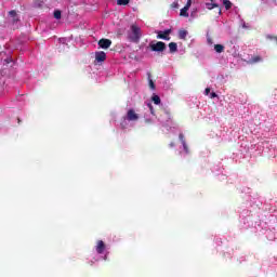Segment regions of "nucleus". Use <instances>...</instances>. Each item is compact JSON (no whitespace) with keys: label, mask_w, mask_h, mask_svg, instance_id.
I'll return each instance as SVG.
<instances>
[{"label":"nucleus","mask_w":277,"mask_h":277,"mask_svg":"<svg viewBox=\"0 0 277 277\" xmlns=\"http://www.w3.org/2000/svg\"><path fill=\"white\" fill-rule=\"evenodd\" d=\"M131 0H117L118 5H128Z\"/></svg>","instance_id":"obj_19"},{"label":"nucleus","mask_w":277,"mask_h":277,"mask_svg":"<svg viewBox=\"0 0 277 277\" xmlns=\"http://www.w3.org/2000/svg\"><path fill=\"white\" fill-rule=\"evenodd\" d=\"M189 8H192V0H187L186 5L183 9H181L180 16H184L185 18H187L189 16Z\"/></svg>","instance_id":"obj_6"},{"label":"nucleus","mask_w":277,"mask_h":277,"mask_svg":"<svg viewBox=\"0 0 277 277\" xmlns=\"http://www.w3.org/2000/svg\"><path fill=\"white\" fill-rule=\"evenodd\" d=\"M206 8L207 10H214V8H220V4L213 3V2H207Z\"/></svg>","instance_id":"obj_12"},{"label":"nucleus","mask_w":277,"mask_h":277,"mask_svg":"<svg viewBox=\"0 0 277 277\" xmlns=\"http://www.w3.org/2000/svg\"><path fill=\"white\" fill-rule=\"evenodd\" d=\"M223 5H225L226 10H230V8H233V2H230V0H223Z\"/></svg>","instance_id":"obj_16"},{"label":"nucleus","mask_w":277,"mask_h":277,"mask_svg":"<svg viewBox=\"0 0 277 277\" xmlns=\"http://www.w3.org/2000/svg\"><path fill=\"white\" fill-rule=\"evenodd\" d=\"M140 120V115L133 109H129L127 115L121 120V129H128L129 122H137Z\"/></svg>","instance_id":"obj_2"},{"label":"nucleus","mask_w":277,"mask_h":277,"mask_svg":"<svg viewBox=\"0 0 277 277\" xmlns=\"http://www.w3.org/2000/svg\"><path fill=\"white\" fill-rule=\"evenodd\" d=\"M107 249V246L103 240H97L95 245V252L97 254H105V250Z\"/></svg>","instance_id":"obj_4"},{"label":"nucleus","mask_w":277,"mask_h":277,"mask_svg":"<svg viewBox=\"0 0 277 277\" xmlns=\"http://www.w3.org/2000/svg\"><path fill=\"white\" fill-rule=\"evenodd\" d=\"M214 51H216V53H224V45L215 44L214 45Z\"/></svg>","instance_id":"obj_15"},{"label":"nucleus","mask_w":277,"mask_h":277,"mask_svg":"<svg viewBox=\"0 0 277 277\" xmlns=\"http://www.w3.org/2000/svg\"><path fill=\"white\" fill-rule=\"evenodd\" d=\"M103 259H104V261H107V255H104V258H103Z\"/></svg>","instance_id":"obj_27"},{"label":"nucleus","mask_w":277,"mask_h":277,"mask_svg":"<svg viewBox=\"0 0 277 277\" xmlns=\"http://www.w3.org/2000/svg\"><path fill=\"white\" fill-rule=\"evenodd\" d=\"M54 18L60 21V18H62V11H60V10L54 11Z\"/></svg>","instance_id":"obj_18"},{"label":"nucleus","mask_w":277,"mask_h":277,"mask_svg":"<svg viewBox=\"0 0 277 277\" xmlns=\"http://www.w3.org/2000/svg\"><path fill=\"white\" fill-rule=\"evenodd\" d=\"M98 47L101 49H109V47H111V40H109V39H101L98 41Z\"/></svg>","instance_id":"obj_7"},{"label":"nucleus","mask_w":277,"mask_h":277,"mask_svg":"<svg viewBox=\"0 0 277 277\" xmlns=\"http://www.w3.org/2000/svg\"><path fill=\"white\" fill-rule=\"evenodd\" d=\"M157 39L158 40H170V34H172L171 29H167L164 31H157Z\"/></svg>","instance_id":"obj_5"},{"label":"nucleus","mask_w":277,"mask_h":277,"mask_svg":"<svg viewBox=\"0 0 277 277\" xmlns=\"http://www.w3.org/2000/svg\"><path fill=\"white\" fill-rule=\"evenodd\" d=\"M267 38H272V36H267Z\"/></svg>","instance_id":"obj_30"},{"label":"nucleus","mask_w":277,"mask_h":277,"mask_svg":"<svg viewBox=\"0 0 277 277\" xmlns=\"http://www.w3.org/2000/svg\"><path fill=\"white\" fill-rule=\"evenodd\" d=\"M261 62H263V57H261L260 55H255V56H251L247 61V64H260Z\"/></svg>","instance_id":"obj_8"},{"label":"nucleus","mask_w":277,"mask_h":277,"mask_svg":"<svg viewBox=\"0 0 277 277\" xmlns=\"http://www.w3.org/2000/svg\"><path fill=\"white\" fill-rule=\"evenodd\" d=\"M187 30H180L179 31V38L180 40H185L187 38Z\"/></svg>","instance_id":"obj_14"},{"label":"nucleus","mask_w":277,"mask_h":277,"mask_svg":"<svg viewBox=\"0 0 277 277\" xmlns=\"http://www.w3.org/2000/svg\"><path fill=\"white\" fill-rule=\"evenodd\" d=\"M169 51L170 53H176V51H179V45L176 42L169 43Z\"/></svg>","instance_id":"obj_11"},{"label":"nucleus","mask_w":277,"mask_h":277,"mask_svg":"<svg viewBox=\"0 0 277 277\" xmlns=\"http://www.w3.org/2000/svg\"><path fill=\"white\" fill-rule=\"evenodd\" d=\"M95 60L96 62H103L104 60H107V54L103 51L95 53Z\"/></svg>","instance_id":"obj_9"},{"label":"nucleus","mask_w":277,"mask_h":277,"mask_svg":"<svg viewBox=\"0 0 277 277\" xmlns=\"http://www.w3.org/2000/svg\"><path fill=\"white\" fill-rule=\"evenodd\" d=\"M141 38H142V28H140L135 24L131 25L130 30L128 31V40L130 42L137 43L140 42Z\"/></svg>","instance_id":"obj_1"},{"label":"nucleus","mask_w":277,"mask_h":277,"mask_svg":"<svg viewBox=\"0 0 277 277\" xmlns=\"http://www.w3.org/2000/svg\"><path fill=\"white\" fill-rule=\"evenodd\" d=\"M145 123L146 124H153V119L145 116Z\"/></svg>","instance_id":"obj_21"},{"label":"nucleus","mask_w":277,"mask_h":277,"mask_svg":"<svg viewBox=\"0 0 277 277\" xmlns=\"http://www.w3.org/2000/svg\"><path fill=\"white\" fill-rule=\"evenodd\" d=\"M210 98H217V94H216L215 92H212V93L210 94Z\"/></svg>","instance_id":"obj_23"},{"label":"nucleus","mask_w":277,"mask_h":277,"mask_svg":"<svg viewBox=\"0 0 277 277\" xmlns=\"http://www.w3.org/2000/svg\"><path fill=\"white\" fill-rule=\"evenodd\" d=\"M149 88L151 90H155V82H153V80L149 79Z\"/></svg>","instance_id":"obj_22"},{"label":"nucleus","mask_w":277,"mask_h":277,"mask_svg":"<svg viewBox=\"0 0 277 277\" xmlns=\"http://www.w3.org/2000/svg\"><path fill=\"white\" fill-rule=\"evenodd\" d=\"M9 15L11 16L13 23L18 22V15H16V11H10Z\"/></svg>","instance_id":"obj_13"},{"label":"nucleus","mask_w":277,"mask_h":277,"mask_svg":"<svg viewBox=\"0 0 277 277\" xmlns=\"http://www.w3.org/2000/svg\"><path fill=\"white\" fill-rule=\"evenodd\" d=\"M151 101L155 103V105H159L161 103V98L159 97V95H154L151 97Z\"/></svg>","instance_id":"obj_17"},{"label":"nucleus","mask_w":277,"mask_h":277,"mask_svg":"<svg viewBox=\"0 0 277 277\" xmlns=\"http://www.w3.org/2000/svg\"><path fill=\"white\" fill-rule=\"evenodd\" d=\"M147 107H148V109H149L151 116H155V108H153V104L148 103V104H147Z\"/></svg>","instance_id":"obj_20"},{"label":"nucleus","mask_w":277,"mask_h":277,"mask_svg":"<svg viewBox=\"0 0 277 277\" xmlns=\"http://www.w3.org/2000/svg\"><path fill=\"white\" fill-rule=\"evenodd\" d=\"M170 147H171V148H174V143H170Z\"/></svg>","instance_id":"obj_26"},{"label":"nucleus","mask_w":277,"mask_h":277,"mask_svg":"<svg viewBox=\"0 0 277 277\" xmlns=\"http://www.w3.org/2000/svg\"><path fill=\"white\" fill-rule=\"evenodd\" d=\"M210 92H211V89L207 88V89L205 90L206 96H209V93H210Z\"/></svg>","instance_id":"obj_24"},{"label":"nucleus","mask_w":277,"mask_h":277,"mask_svg":"<svg viewBox=\"0 0 277 277\" xmlns=\"http://www.w3.org/2000/svg\"><path fill=\"white\" fill-rule=\"evenodd\" d=\"M208 44H213V39L212 38H208Z\"/></svg>","instance_id":"obj_25"},{"label":"nucleus","mask_w":277,"mask_h":277,"mask_svg":"<svg viewBox=\"0 0 277 277\" xmlns=\"http://www.w3.org/2000/svg\"><path fill=\"white\" fill-rule=\"evenodd\" d=\"M180 142L183 145L184 151L187 155L189 153V147H187V143H185V136L183 134L179 135Z\"/></svg>","instance_id":"obj_10"},{"label":"nucleus","mask_w":277,"mask_h":277,"mask_svg":"<svg viewBox=\"0 0 277 277\" xmlns=\"http://www.w3.org/2000/svg\"><path fill=\"white\" fill-rule=\"evenodd\" d=\"M219 14H222V9H219Z\"/></svg>","instance_id":"obj_28"},{"label":"nucleus","mask_w":277,"mask_h":277,"mask_svg":"<svg viewBox=\"0 0 277 277\" xmlns=\"http://www.w3.org/2000/svg\"><path fill=\"white\" fill-rule=\"evenodd\" d=\"M242 27L246 29V27H247L246 24H243Z\"/></svg>","instance_id":"obj_29"},{"label":"nucleus","mask_w":277,"mask_h":277,"mask_svg":"<svg viewBox=\"0 0 277 277\" xmlns=\"http://www.w3.org/2000/svg\"><path fill=\"white\" fill-rule=\"evenodd\" d=\"M149 47L151 51H155L156 53H161L166 51V43L163 41H158L156 43L151 42Z\"/></svg>","instance_id":"obj_3"}]
</instances>
